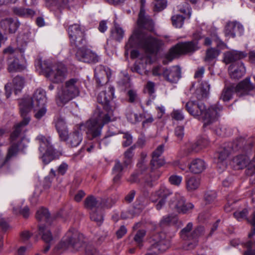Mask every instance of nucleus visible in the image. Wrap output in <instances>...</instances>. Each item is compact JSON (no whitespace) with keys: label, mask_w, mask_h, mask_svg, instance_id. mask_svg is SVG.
Returning a JSON list of instances; mask_svg holds the SVG:
<instances>
[{"label":"nucleus","mask_w":255,"mask_h":255,"mask_svg":"<svg viewBox=\"0 0 255 255\" xmlns=\"http://www.w3.org/2000/svg\"><path fill=\"white\" fill-rule=\"evenodd\" d=\"M198 49L199 46L196 41L179 43L170 49L165 58L170 62L180 55L192 53Z\"/></svg>","instance_id":"obj_10"},{"label":"nucleus","mask_w":255,"mask_h":255,"mask_svg":"<svg viewBox=\"0 0 255 255\" xmlns=\"http://www.w3.org/2000/svg\"><path fill=\"white\" fill-rule=\"evenodd\" d=\"M175 134L179 140L182 139L184 136V128L182 126H178L175 129Z\"/></svg>","instance_id":"obj_58"},{"label":"nucleus","mask_w":255,"mask_h":255,"mask_svg":"<svg viewBox=\"0 0 255 255\" xmlns=\"http://www.w3.org/2000/svg\"><path fill=\"white\" fill-rule=\"evenodd\" d=\"M165 69L161 66H155L152 69V74L154 76H160L162 75L163 77V72Z\"/></svg>","instance_id":"obj_54"},{"label":"nucleus","mask_w":255,"mask_h":255,"mask_svg":"<svg viewBox=\"0 0 255 255\" xmlns=\"http://www.w3.org/2000/svg\"><path fill=\"white\" fill-rule=\"evenodd\" d=\"M178 9L181 12L184 14H185L186 12H187L188 17L190 18L191 14V10L187 3H185V4L183 5V8L181 7L180 6H178Z\"/></svg>","instance_id":"obj_59"},{"label":"nucleus","mask_w":255,"mask_h":255,"mask_svg":"<svg viewBox=\"0 0 255 255\" xmlns=\"http://www.w3.org/2000/svg\"><path fill=\"white\" fill-rule=\"evenodd\" d=\"M110 69L107 67L99 65L95 69V77L96 82L99 85H103L107 83L111 76Z\"/></svg>","instance_id":"obj_16"},{"label":"nucleus","mask_w":255,"mask_h":255,"mask_svg":"<svg viewBox=\"0 0 255 255\" xmlns=\"http://www.w3.org/2000/svg\"><path fill=\"white\" fill-rule=\"evenodd\" d=\"M248 214V210L246 209L241 211H237L234 213V217L238 221L245 219Z\"/></svg>","instance_id":"obj_53"},{"label":"nucleus","mask_w":255,"mask_h":255,"mask_svg":"<svg viewBox=\"0 0 255 255\" xmlns=\"http://www.w3.org/2000/svg\"><path fill=\"white\" fill-rule=\"evenodd\" d=\"M182 177L180 176L173 175H171L169 178V181L170 183L174 185L179 186L181 183Z\"/></svg>","instance_id":"obj_52"},{"label":"nucleus","mask_w":255,"mask_h":255,"mask_svg":"<svg viewBox=\"0 0 255 255\" xmlns=\"http://www.w3.org/2000/svg\"><path fill=\"white\" fill-rule=\"evenodd\" d=\"M171 194L172 192L169 189L162 186L151 195L150 199L152 202L156 203L155 208L157 210H159L165 205L167 197Z\"/></svg>","instance_id":"obj_14"},{"label":"nucleus","mask_w":255,"mask_h":255,"mask_svg":"<svg viewBox=\"0 0 255 255\" xmlns=\"http://www.w3.org/2000/svg\"><path fill=\"white\" fill-rule=\"evenodd\" d=\"M126 116L128 121L132 124H135L140 121V116L130 109L127 110Z\"/></svg>","instance_id":"obj_37"},{"label":"nucleus","mask_w":255,"mask_h":255,"mask_svg":"<svg viewBox=\"0 0 255 255\" xmlns=\"http://www.w3.org/2000/svg\"><path fill=\"white\" fill-rule=\"evenodd\" d=\"M200 185V180L199 178L191 176L186 179V189L189 191H193L198 188Z\"/></svg>","instance_id":"obj_30"},{"label":"nucleus","mask_w":255,"mask_h":255,"mask_svg":"<svg viewBox=\"0 0 255 255\" xmlns=\"http://www.w3.org/2000/svg\"><path fill=\"white\" fill-rule=\"evenodd\" d=\"M50 214L47 209L41 208L39 209L36 215V219L39 221L48 222Z\"/></svg>","instance_id":"obj_41"},{"label":"nucleus","mask_w":255,"mask_h":255,"mask_svg":"<svg viewBox=\"0 0 255 255\" xmlns=\"http://www.w3.org/2000/svg\"><path fill=\"white\" fill-rule=\"evenodd\" d=\"M128 95L129 98L128 101L130 103L135 102L137 98V96L135 91L132 90L128 91Z\"/></svg>","instance_id":"obj_60"},{"label":"nucleus","mask_w":255,"mask_h":255,"mask_svg":"<svg viewBox=\"0 0 255 255\" xmlns=\"http://www.w3.org/2000/svg\"><path fill=\"white\" fill-rule=\"evenodd\" d=\"M163 78L171 83H176L181 78V69L178 66L165 68L163 72Z\"/></svg>","instance_id":"obj_20"},{"label":"nucleus","mask_w":255,"mask_h":255,"mask_svg":"<svg viewBox=\"0 0 255 255\" xmlns=\"http://www.w3.org/2000/svg\"><path fill=\"white\" fill-rule=\"evenodd\" d=\"M124 36V30L118 24H115L114 26L111 30V37L116 40L120 41Z\"/></svg>","instance_id":"obj_32"},{"label":"nucleus","mask_w":255,"mask_h":255,"mask_svg":"<svg viewBox=\"0 0 255 255\" xmlns=\"http://www.w3.org/2000/svg\"><path fill=\"white\" fill-rule=\"evenodd\" d=\"M85 246L84 237L75 229H70L63 237L62 240L56 246V249L60 251H65L71 249L79 251Z\"/></svg>","instance_id":"obj_6"},{"label":"nucleus","mask_w":255,"mask_h":255,"mask_svg":"<svg viewBox=\"0 0 255 255\" xmlns=\"http://www.w3.org/2000/svg\"><path fill=\"white\" fill-rule=\"evenodd\" d=\"M133 147H131L128 148L124 153L125 159L124 162L126 166L129 165L131 162V159L133 155Z\"/></svg>","instance_id":"obj_49"},{"label":"nucleus","mask_w":255,"mask_h":255,"mask_svg":"<svg viewBox=\"0 0 255 255\" xmlns=\"http://www.w3.org/2000/svg\"><path fill=\"white\" fill-rule=\"evenodd\" d=\"M246 54L241 51H234L229 52L225 54V60L227 63H230L233 61L243 58L246 56Z\"/></svg>","instance_id":"obj_28"},{"label":"nucleus","mask_w":255,"mask_h":255,"mask_svg":"<svg viewBox=\"0 0 255 255\" xmlns=\"http://www.w3.org/2000/svg\"><path fill=\"white\" fill-rule=\"evenodd\" d=\"M193 228L192 223H188L186 226L180 232L181 238L185 240L191 241L187 243L188 249H191L194 248L197 245V238L200 236L204 231V229L202 227H198L193 232L191 230Z\"/></svg>","instance_id":"obj_11"},{"label":"nucleus","mask_w":255,"mask_h":255,"mask_svg":"<svg viewBox=\"0 0 255 255\" xmlns=\"http://www.w3.org/2000/svg\"><path fill=\"white\" fill-rule=\"evenodd\" d=\"M185 17L180 15H175L172 17L171 20L172 24L175 27L180 28L184 23Z\"/></svg>","instance_id":"obj_45"},{"label":"nucleus","mask_w":255,"mask_h":255,"mask_svg":"<svg viewBox=\"0 0 255 255\" xmlns=\"http://www.w3.org/2000/svg\"><path fill=\"white\" fill-rule=\"evenodd\" d=\"M164 151V145H159L152 153V157L151 160V164L155 168L160 167L164 164V161L160 158L161 155Z\"/></svg>","instance_id":"obj_25"},{"label":"nucleus","mask_w":255,"mask_h":255,"mask_svg":"<svg viewBox=\"0 0 255 255\" xmlns=\"http://www.w3.org/2000/svg\"><path fill=\"white\" fill-rule=\"evenodd\" d=\"M13 11L16 14L23 16H32L34 14V11L32 9L21 7H14Z\"/></svg>","instance_id":"obj_42"},{"label":"nucleus","mask_w":255,"mask_h":255,"mask_svg":"<svg viewBox=\"0 0 255 255\" xmlns=\"http://www.w3.org/2000/svg\"><path fill=\"white\" fill-rule=\"evenodd\" d=\"M123 145L124 147H127L130 145L132 142V138L130 134L128 133H125L123 135Z\"/></svg>","instance_id":"obj_56"},{"label":"nucleus","mask_w":255,"mask_h":255,"mask_svg":"<svg viewBox=\"0 0 255 255\" xmlns=\"http://www.w3.org/2000/svg\"><path fill=\"white\" fill-rule=\"evenodd\" d=\"M107 201L102 199L97 200L94 196H90L86 198L85 200V206L86 208L90 209L96 208V209H101L104 208H111L113 204L115 203L113 202L112 204L107 203Z\"/></svg>","instance_id":"obj_18"},{"label":"nucleus","mask_w":255,"mask_h":255,"mask_svg":"<svg viewBox=\"0 0 255 255\" xmlns=\"http://www.w3.org/2000/svg\"><path fill=\"white\" fill-rule=\"evenodd\" d=\"M171 116L173 119L177 121H181L184 118L182 111L179 110H174L171 113Z\"/></svg>","instance_id":"obj_55"},{"label":"nucleus","mask_w":255,"mask_h":255,"mask_svg":"<svg viewBox=\"0 0 255 255\" xmlns=\"http://www.w3.org/2000/svg\"><path fill=\"white\" fill-rule=\"evenodd\" d=\"M41 68L46 76L54 83L63 82L68 75V70L65 65L59 63L52 65L47 61L41 63Z\"/></svg>","instance_id":"obj_7"},{"label":"nucleus","mask_w":255,"mask_h":255,"mask_svg":"<svg viewBox=\"0 0 255 255\" xmlns=\"http://www.w3.org/2000/svg\"><path fill=\"white\" fill-rule=\"evenodd\" d=\"M114 88L110 86L105 91L100 92L98 95L97 101L103 105L104 111L100 112L97 109L92 118L85 124L80 126L81 128L83 126L85 127L87 134L91 139L99 137L104 125L111 121L113 116L111 101L114 97Z\"/></svg>","instance_id":"obj_2"},{"label":"nucleus","mask_w":255,"mask_h":255,"mask_svg":"<svg viewBox=\"0 0 255 255\" xmlns=\"http://www.w3.org/2000/svg\"><path fill=\"white\" fill-rule=\"evenodd\" d=\"M188 166L191 172L194 174H199L205 169L206 165L203 160L196 158L191 161Z\"/></svg>","instance_id":"obj_26"},{"label":"nucleus","mask_w":255,"mask_h":255,"mask_svg":"<svg viewBox=\"0 0 255 255\" xmlns=\"http://www.w3.org/2000/svg\"><path fill=\"white\" fill-rule=\"evenodd\" d=\"M244 32L242 25L237 21H229L226 25L225 34L229 37L234 38L236 35H241Z\"/></svg>","instance_id":"obj_19"},{"label":"nucleus","mask_w":255,"mask_h":255,"mask_svg":"<svg viewBox=\"0 0 255 255\" xmlns=\"http://www.w3.org/2000/svg\"><path fill=\"white\" fill-rule=\"evenodd\" d=\"M36 140L39 144V149L40 152L46 151L51 152L54 150L51 144L50 137H46L40 134L37 136Z\"/></svg>","instance_id":"obj_23"},{"label":"nucleus","mask_w":255,"mask_h":255,"mask_svg":"<svg viewBox=\"0 0 255 255\" xmlns=\"http://www.w3.org/2000/svg\"><path fill=\"white\" fill-rule=\"evenodd\" d=\"M137 24L140 29L135 31L129 38L125 46V55H128V50L136 45L143 48L147 53H156L163 42L151 36L150 32L153 29V22L149 16L145 15L142 6L138 14Z\"/></svg>","instance_id":"obj_1"},{"label":"nucleus","mask_w":255,"mask_h":255,"mask_svg":"<svg viewBox=\"0 0 255 255\" xmlns=\"http://www.w3.org/2000/svg\"><path fill=\"white\" fill-rule=\"evenodd\" d=\"M55 127L60 139H64L68 131L66 128L64 121L62 119L57 120L55 123Z\"/></svg>","instance_id":"obj_33"},{"label":"nucleus","mask_w":255,"mask_h":255,"mask_svg":"<svg viewBox=\"0 0 255 255\" xmlns=\"http://www.w3.org/2000/svg\"><path fill=\"white\" fill-rule=\"evenodd\" d=\"M229 71L232 78H241L245 73L246 69L244 65L241 62L230 66Z\"/></svg>","instance_id":"obj_24"},{"label":"nucleus","mask_w":255,"mask_h":255,"mask_svg":"<svg viewBox=\"0 0 255 255\" xmlns=\"http://www.w3.org/2000/svg\"><path fill=\"white\" fill-rule=\"evenodd\" d=\"M225 130L226 128H225L219 127L215 129V132L217 135L219 136H224L229 135V134H228Z\"/></svg>","instance_id":"obj_63"},{"label":"nucleus","mask_w":255,"mask_h":255,"mask_svg":"<svg viewBox=\"0 0 255 255\" xmlns=\"http://www.w3.org/2000/svg\"><path fill=\"white\" fill-rule=\"evenodd\" d=\"M244 247L247 250L243 255H255V242L249 241L244 244Z\"/></svg>","instance_id":"obj_40"},{"label":"nucleus","mask_w":255,"mask_h":255,"mask_svg":"<svg viewBox=\"0 0 255 255\" xmlns=\"http://www.w3.org/2000/svg\"><path fill=\"white\" fill-rule=\"evenodd\" d=\"M24 84V81L22 77L16 76L13 81L12 84V88L14 91L15 94H17L22 89Z\"/></svg>","instance_id":"obj_34"},{"label":"nucleus","mask_w":255,"mask_h":255,"mask_svg":"<svg viewBox=\"0 0 255 255\" xmlns=\"http://www.w3.org/2000/svg\"><path fill=\"white\" fill-rule=\"evenodd\" d=\"M145 235V231L143 230L137 231L134 237V240L137 246L141 248L142 246L143 239Z\"/></svg>","instance_id":"obj_46"},{"label":"nucleus","mask_w":255,"mask_h":255,"mask_svg":"<svg viewBox=\"0 0 255 255\" xmlns=\"http://www.w3.org/2000/svg\"><path fill=\"white\" fill-rule=\"evenodd\" d=\"M46 101L45 92L42 89H37L33 95L32 99L25 98L21 99L19 102L20 112L23 118L22 122L16 125L14 130L10 135V139L14 141L20 135V133L24 130V128L30 121L27 113L31 110V107L35 105L39 107L40 106H45Z\"/></svg>","instance_id":"obj_3"},{"label":"nucleus","mask_w":255,"mask_h":255,"mask_svg":"<svg viewBox=\"0 0 255 255\" xmlns=\"http://www.w3.org/2000/svg\"><path fill=\"white\" fill-rule=\"evenodd\" d=\"M19 23L15 18H6L0 22V26L5 31L9 33H14L17 29Z\"/></svg>","instance_id":"obj_21"},{"label":"nucleus","mask_w":255,"mask_h":255,"mask_svg":"<svg viewBox=\"0 0 255 255\" xmlns=\"http://www.w3.org/2000/svg\"><path fill=\"white\" fill-rule=\"evenodd\" d=\"M154 10L160 11L164 9L166 6L165 0H154Z\"/></svg>","instance_id":"obj_51"},{"label":"nucleus","mask_w":255,"mask_h":255,"mask_svg":"<svg viewBox=\"0 0 255 255\" xmlns=\"http://www.w3.org/2000/svg\"><path fill=\"white\" fill-rule=\"evenodd\" d=\"M217 198V193L215 191H207L204 196V199L206 204H211L214 203Z\"/></svg>","instance_id":"obj_47"},{"label":"nucleus","mask_w":255,"mask_h":255,"mask_svg":"<svg viewBox=\"0 0 255 255\" xmlns=\"http://www.w3.org/2000/svg\"><path fill=\"white\" fill-rule=\"evenodd\" d=\"M68 169V165L65 163H62L58 167V172L61 175H64Z\"/></svg>","instance_id":"obj_64"},{"label":"nucleus","mask_w":255,"mask_h":255,"mask_svg":"<svg viewBox=\"0 0 255 255\" xmlns=\"http://www.w3.org/2000/svg\"><path fill=\"white\" fill-rule=\"evenodd\" d=\"M68 32L70 40L72 39L73 40H75L76 36L77 37L78 35L81 36L82 34L85 33L84 30L82 29L78 24L70 25L68 28Z\"/></svg>","instance_id":"obj_29"},{"label":"nucleus","mask_w":255,"mask_h":255,"mask_svg":"<svg viewBox=\"0 0 255 255\" xmlns=\"http://www.w3.org/2000/svg\"><path fill=\"white\" fill-rule=\"evenodd\" d=\"M169 206L171 209L182 214L188 213L194 207L192 203L186 202L184 197L178 193H176L170 200Z\"/></svg>","instance_id":"obj_12"},{"label":"nucleus","mask_w":255,"mask_h":255,"mask_svg":"<svg viewBox=\"0 0 255 255\" xmlns=\"http://www.w3.org/2000/svg\"><path fill=\"white\" fill-rule=\"evenodd\" d=\"M82 134L79 131H75L68 134V131L64 139L62 140L66 142V144L71 147H76L80 144L82 140Z\"/></svg>","instance_id":"obj_22"},{"label":"nucleus","mask_w":255,"mask_h":255,"mask_svg":"<svg viewBox=\"0 0 255 255\" xmlns=\"http://www.w3.org/2000/svg\"><path fill=\"white\" fill-rule=\"evenodd\" d=\"M24 68V66L19 63V60L17 58H14L13 59H9L7 70L9 73L21 72L23 71Z\"/></svg>","instance_id":"obj_27"},{"label":"nucleus","mask_w":255,"mask_h":255,"mask_svg":"<svg viewBox=\"0 0 255 255\" xmlns=\"http://www.w3.org/2000/svg\"><path fill=\"white\" fill-rule=\"evenodd\" d=\"M42 154L41 158L43 162L47 164L49 163L53 158L54 150L53 152H47V151L41 152Z\"/></svg>","instance_id":"obj_50"},{"label":"nucleus","mask_w":255,"mask_h":255,"mask_svg":"<svg viewBox=\"0 0 255 255\" xmlns=\"http://www.w3.org/2000/svg\"><path fill=\"white\" fill-rule=\"evenodd\" d=\"M155 84L153 82L148 81L146 85V89L149 94H151L154 92Z\"/></svg>","instance_id":"obj_62"},{"label":"nucleus","mask_w":255,"mask_h":255,"mask_svg":"<svg viewBox=\"0 0 255 255\" xmlns=\"http://www.w3.org/2000/svg\"><path fill=\"white\" fill-rule=\"evenodd\" d=\"M210 88V85L207 82H202L199 89L196 91L197 98L200 100L206 98L209 94Z\"/></svg>","instance_id":"obj_31"},{"label":"nucleus","mask_w":255,"mask_h":255,"mask_svg":"<svg viewBox=\"0 0 255 255\" xmlns=\"http://www.w3.org/2000/svg\"><path fill=\"white\" fill-rule=\"evenodd\" d=\"M32 108L34 109V111L35 112V117L37 119H40L45 114L46 112L45 106H40V107H37L36 105H35V107L31 106V109Z\"/></svg>","instance_id":"obj_48"},{"label":"nucleus","mask_w":255,"mask_h":255,"mask_svg":"<svg viewBox=\"0 0 255 255\" xmlns=\"http://www.w3.org/2000/svg\"><path fill=\"white\" fill-rule=\"evenodd\" d=\"M153 240L154 243L152 244L149 250L155 254L163 252L169 247L170 242L166 239V235L164 233L155 235Z\"/></svg>","instance_id":"obj_15"},{"label":"nucleus","mask_w":255,"mask_h":255,"mask_svg":"<svg viewBox=\"0 0 255 255\" xmlns=\"http://www.w3.org/2000/svg\"><path fill=\"white\" fill-rule=\"evenodd\" d=\"M97 210V211L91 213L90 218L92 221L97 222L98 225H100L103 221V216L101 209Z\"/></svg>","instance_id":"obj_44"},{"label":"nucleus","mask_w":255,"mask_h":255,"mask_svg":"<svg viewBox=\"0 0 255 255\" xmlns=\"http://www.w3.org/2000/svg\"><path fill=\"white\" fill-rule=\"evenodd\" d=\"M220 51L215 48H210L207 50L205 60L206 61H211L216 58L220 54Z\"/></svg>","instance_id":"obj_43"},{"label":"nucleus","mask_w":255,"mask_h":255,"mask_svg":"<svg viewBox=\"0 0 255 255\" xmlns=\"http://www.w3.org/2000/svg\"><path fill=\"white\" fill-rule=\"evenodd\" d=\"M123 170V167L120 161H116L115 166L113 168V174H122Z\"/></svg>","instance_id":"obj_57"},{"label":"nucleus","mask_w":255,"mask_h":255,"mask_svg":"<svg viewBox=\"0 0 255 255\" xmlns=\"http://www.w3.org/2000/svg\"><path fill=\"white\" fill-rule=\"evenodd\" d=\"M76 56L79 61L87 63L97 62L100 58L97 54L86 48L78 49Z\"/></svg>","instance_id":"obj_17"},{"label":"nucleus","mask_w":255,"mask_h":255,"mask_svg":"<svg viewBox=\"0 0 255 255\" xmlns=\"http://www.w3.org/2000/svg\"><path fill=\"white\" fill-rule=\"evenodd\" d=\"M209 143V141L207 137H202L199 138L193 145V149L196 151L207 147Z\"/></svg>","instance_id":"obj_36"},{"label":"nucleus","mask_w":255,"mask_h":255,"mask_svg":"<svg viewBox=\"0 0 255 255\" xmlns=\"http://www.w3.org/2000/svg\"><path fill=\"white\" fill-rule=\"evenodd\" d=\"M76 37L75 40H73L72 39L70 40V43L72 46L78 47L80 49L81 47L84 46L86 43L85 34L84 33L82 34L81 36L78 35L77 37L76 36Z\"/></svg>","instance_id":"obj_38"},{"label":"nucleus","mask_w":255,"mask_h":255,"mask_svg":"<svg viewBox=\"0 0 255 255\" xmlns=\"http://www.w3.org/2000/svg\"><path fill=\"white\" fill-rule=\"evenodd\" d=\"M232 162L237 169L247 167V174L248 175L251 176L255 173V157L249 162V157L247 155H240L235 157Z\"/></svg>","instance_id":"obj_13"},{"label":"nucleus","mask_w":255,"mask_h":255,"mask_svg":"<svg viewBox=\"0 0 255 255\" xmlns=\"http://www.w3.org/2000/svg\"><path fill=\"white\" fill-rule=\"evenodd\" d=\"M39 234L42 235V240L46 243H49L53 239L51 233L45 226H39Z\"/></svg>","instance_id":"obj_35"},{"label":"nucleus","mask_w":255,"mask_h":255,"mask_svg":"<svg viewBox=\"0 0 255 255\" xmlns=\"http://www.w3.org/2000/svg\"><path fill=\"white\" fill-rule=\"evenodd\" d=\"M81 82L77 78L66 80L59 88L56 98L57 104L63 106L77 97L80 93Z\"/></svg>","instance_id":"obj_5"},{"label":"nucleus","mask_w":255,"mask_h":255,"mask_svg":"<svg viewBox=\"0 0 255 255\" xmlns=\"http://www.w3.org/2000/svg\"><path fill=\"white\" fill-rule=\"evenodd\" d=\"M254 88V85L250 82V78H247L236 86L232 85L225 87L222 91L220 99L224 102L228 101L231 99L233 92L241 97L248 95Z\"/></svg>","instance_id":"obj_8"},{"label":"nucleus","mask_w":255,"mask_h":255,"mask_svg":"<svg viewBox=\"0 0 255 255\" xmlns=\"http://www.w3.org/2000/svg\"><path fill=\"white\" fill-rule=\"evenodd\" d=\"M144 118L145 119L142 122L143 127H145L148 125L151 124L154 121L153 117L150 115L145 116Z\"/></svg>","instance_id":"obj_61"},{"label":"nucleus","mask_w":255,"mask_h":255,"mask_svg":"<svg viewBox=\"0 0 255 255\" xmlns=\"http://www.w3.org/2000/svg\"><path fill=\"white\" fill-rule=\"evenodd\" d=\"M177 221V218L175 216L168 215L162 217L160 221V226H164L170 224H175Z\"/></svg>","instance_id":"obj_39"},{"label":"nucleus","mask_w":255,"mask_h":255,"mask_svg":"<svg viewBox=\"0 0 255 255\" xmlns=\"http://www.w3.org/2000/svg\"><path fill=\"white\" fill-rule=\"evenodd\" d=\"M186 109L191 115L202 120L204 126L206 127L218 120L223 108L219 104H215L207 108L201 101H189L186 105Z\"/></svg>","instance_id":"obj_4"},{"label":"nucleus","mask_w":255,"mask_h":255,"mask_svg":"<svg viewBox=\"0 0 255 255\" xmlns=\"http://www.w3.org/2000/svg\"><path fill=\"white\" fill-rule=\"evenodd\" d=\"M247 141L243 138H240L231 144V147L226 146L220 149L215 154V157L217 159V164L218 166L221 169H225L227 166V162L225 161L227 158L230 154L231 148L233 150L237 151L239 149L243 148L244 150L251 148V145L249 147H246ZM249 144H251V142H249Z\"/></svg>","instance_id":"obj_9"}]
</instances>
